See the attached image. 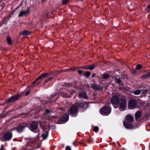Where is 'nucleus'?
<instances>
[{
	"label": "nucleus",
	"instance_id": "1",
	"mask_svg": "<svg viewBox=\"0 0 150 150\" xmlns=\"http://www.w3.org/2000/svg\"><path fill=\"white\" fill-rule=\"evenodd\" d=\"M121 99L120 94L117 93L113 95L111 100V102L115 108H117L120 106L119 109L120 111H122Z\"/></svg>",
	"mask_w": 150,
	"mask_h": 150
},
{
	"label": "nucleus",
	"instance_id": "2",
	"mask_svg": "<svg viewBox=\"0 0 150 150\" xmlns=\"http://www.w3.org/2000/svg\"><path fill=\"white\" fill-rule=\"evenodd\" d=\"M29 128L31 131L35 133L39 132L38 123L36 121H33L32 122L30 127H29Z\"/></svg>",
	"mask_w": 150,
	"mask_h": 150
},
{
	"label": "nucleus",
	"instance_id": "3",
	"mask_svg": "<svg viewBox=\"0 0 150 150\" xmlns=\"http://www.w3.org/2000/svg\"><path fill=\"white\" fill-rule=\"evenodd\" d=\"M111 108L107 106H105L102 108L100 111V112L103 115H108L111 112Z\"/></svg>",
	"mask_w": 150,
	"mask_h": 150
},
{
	"label": "nucleus",
	"instance_id": "4",
	"mask_svg": "<svg viewBox=\"0 0 150 150\" xmlns=\"http://www.w3.org/2000/svg\"><path fill=\"white\" fill-rule=\"evenodd\" d=\"M137 105V102L136 100L133 99L130 100L128 103V107L131 109L135 108Z\"/></svg>",
	"mask_w": 150,
	"mask_h": 150
},
{
	"label": "nucleus",
	"instance_id": "5",
	"mask_svg": "<svg viewBox=\"0 0 150 150\" xmlns=\"http://www.w3.org/2000/svg\"><path fill=\"white\" fill-rule=\"evenodd\" d=\"M78 108L76 105H73L70 109V112L72 116L75 117L77 115Z\"/></svg>",
	"mask_w": 150,
	"mask_h": 150
},
{
	"label": "nucleus",
	"instance_id": "6",
	"mask_svg": "<svg viewBox=\"0 0 150 150\" xmlns=\"http://www.w3.org/2000/svg\"><path fill=\"white\" fill-rule=\"evenodd\" d=\"M75 92L74 91L72 90H71V91H66L62 92V95L64 97L69 98L70 96V94H74Z\"/></svg>",
	"mask_w": 150,
	"mask_h": 150
},
{
	"label": "nucleus",
	"instance_id": "7",
	"mask_svg": "<svg viewBox=\"0 0 150 150\" xmlns=\"http://www.w3.org/2000/svg\"><path fill=\"white\" fill-rule=\"evenodd\" d=\"M47 73H43L40 75L38 78H37L35 81H33L32 83L31 84L30 86L32 87L34 86V84H35L37 81L39 79H41L42 78H45L47 77Z\"/></svg>",
	"mask_w": 150,
	"mask_h": 150
},
{
	"label": "nucleus",
	"instance_id": "8",
	"mask_svg": "<svg viewBox=\"0 0 150 150\" xmlns=\"http://www.w3.org/2000/svg\"><path fill=\"white\" fill-rule=\"evenodd\" d=\"M77 108H81L83 109H86L88 107V104L87 102H80L77 104Z\"/></svg>",
	"mask_w": 150,
	"mask_h": 150
},
{
	"label": "nucleus",
	"instance_id": "9",
	"mask_svg": "<svg viewBox=\"0 0 150 150\" xmlns=\"http://www.w3.org/2000/svg\"><path fill=\"white\" fill-rule=\"evenodd\" d=\"M12 134L11 133L8 132L4 134L3 136V141H8L10 140L12 137Z\"/></svg>",
	"mask_w": 150,
	"mask_h": 150
},
{
	"label": "nucleus",
	"instance_id": "10",
	"mask_svg": "<svg viewBox=\"0 0 150 150\" xmlns=\"http://www.w3.org/2000/svg\"><path fill=\"white\" fill-rule=\"evenodd\" d=\"M26 127V125L25 124H22L17 126L16 128V129L18 132H23L25 128Z\"/></svg>",
	"mask_w": 150,
	"mask_h": 150
},
{
	"label": "nucleus",
	"instance_id": "11",
	"mask_svg": "<svg viewBox=\"0 0 150 150\" xmlns=\"http://www.w3.org/2000/svg\"><path fill=\"white\" fill-rule=\"evenodd\" d=\"M131 123L128 122H123L124 126L127 129H132L133 128V126Z\"/></svg>",
	"mask_w": 150,
	"mask_h": 150
},
{
	"label": "nucleus",
	"instance_id": "12",
	"mask_svg": "<svg viewBox=\"0 0 150 150\" xmlns=\"http://www.w3.org/2000/svg\"><path fill=\"white\" fill-rule=\"evenodd\" d=\"M126 120L127 122H132L134 121V118L132 115L128 114L125 117Z\"/></svg>",
	"mask_w": 150,
	"mask_h": 150
},
{
	"label": "nucleus",
	"instance_id": "13",
	"mask_svg": "<svg viewBox=\"0 0 150 150\" xmlns=\"http://www.w3.org/2000/svg\"><path fill=\"white\" fill-rule=\"evenodd\" d=\"M19 97V95H16L12 96L8 99V101L9 102H13L18 99Z\"/></svg>",
	"mask_w": 150,
	"mask_h": 150
},
{
	"label": "nucleus",
	"instance_id": "14",
	"mask_svg": "<svg viewBox=\"0 0 150 150\" xmlns=\"http://www.w3.org/2000/svg\"><path fill=\"white\" fill-rule=\"evenodd\" d=\"M79 98H83L86 99H88L89 98L88 97L87 95V93L85 92H82L80 93L79 95Z\"/></svg>",
	"mask_w": 150,
	"mask_h": 150
},
{
	"label": "nucleus",
	"instance_id": "15",
	"mask_svg": "<svg viewBox=\"0 0 150 150\" xmlns=\"http://www.w3.org/2000/svg\"><path fill=\"white\" fill-rule=\"evenodd\" d=\"M142 113L140 111H137L135 113V118L136 121L138 120L141 116Z\"/></svg>",
	"mask_w": 150,
	"mask_h": 150
},
{
	"label": "nucleus",
	"instance_id": "16",
	"mask_svg": "<svg viewBox=\"0 0 150 150\" xmlns=\"http://www.w3.org/2000/svg\"><path fill=\"white\" fill-rule=\"evenodd\" d=\"M91 86L92 88L94 89L100 90L101 89V87L94 83L91 84Z\"/></svg>",
	"mask_w": 150,
	"mask_h": 150
},
{
	"label": "nucleus",
	"instance_id": "17",
	"mask_svg": "<svg viewBox=\"0 0 150 150\" xmlns=\"http://www.w3.org/2000/svg\"><path fill=\"white\" fill-rule=\"evenodd\" d=\"M68 115L67 114H65L63 115L62 121L64 122H67L68 120Z\"/></svg>",
	"mask_w": 150,
	"mask_h": 150
},
{
	"label": "nucleus",
	"instance_id": "18",
	"mask_svg": "<svg viewBox=\"0 0 150 150\" xmlns=\"http://www.w3.org/2000/svg\"><path fill=\"white\" fill-rule=\"evenodd\" d=\"M28 12V10H27L25 11H21L18 15V17H21L22 16L26 15Z\"/></svg>",
	"mask_w": 150,
	"mask_h": 150
},
{
	"label": "nucleus",
	"instance_id": "19",
	"mask_svg": "<svg viewBox=\"0 0 150 150\" xmlns=\"http://www.w3.org/2000/svg\"><path fill=\"white\" fill-rule=\"evenodd\" d=\"M150 76V71L145 74L143 75L141 78L143 79H146L149 78Z\"/></svg>",
	"mask_w": 150,
	"mask_h": 150
},
{
	"label": "nucleus",
	"instance_id": "20",
	"mask_svg": "<svg viewBox=\"0 0 150 150\" xmlns=\"http://www.w3.org/2000/svg\"><path fill=\"white\" fill-rule=\"evenodd\" d=\"M30 32L25 30L22 32L21 34L24 36L29 35L30 34Z\"/></svg>",
	"mask_w": 150,
	"mask_h": 150
},
{
	"label": "nucleus",
	"instance_id": "21",
	"mask_svg": "<svg viewBox=\"0 0 150 150\" xmlns=\"http://www.w3.org/2000/svg\"><path fill=\"white\" fill-rule=\"evenodd\" d=\"M127 107L126 100L122 98V111L124 110L125 108Z\"/></svg>",
	"mask_w": 150,
	"mask_h": 150
},
{
	"label": "nucleus",
	"instance_id": "22",
	"mask_svg": "<svg viewBox=\"0 0 150 150\" xmlns=\"http://www.w3.org/2000/svg\"><path fill=\"white\" fill-rule=\"evenodd\" d=\"M95 67V65L94 64H93L92 65L88 67H84L85 68L89 69L91 70H92Z\"/></svg>",
	"mask_w": 150,
	"mask_h": 150
},
{
	"label": "nucleus",
	"instance_id": "23",
	"mask_svg": "<svg viewBox=\"0 0 150 150\" xmlns=\"http://www.w3.org/2000/svg\"><path fill=\"white\" fill-rule=\"evenodd\" d=\"M7 41L8 44L9 45H11L12 44V41L11 40V38L10 37H8L7 38Z\"/></svg>",
	"mask_w": 150,
	"mask_h": 150
},
{
	"label": "nucleus",
	"instance_id": "24",
	"mask_svg": "<svg viewBox=\"0 0 150 150\" xmlns=\"http://www.w3.org/2000/svg\"><path fill=\"white\" fill-rule=\"evenodd\" d=\"M109 77V75L108 74H103L102 75V78L104 79H108Z\"/></svg>",
	"mask_w": 150,
	"mask_h": 150
},
{
	"label": "nucleus",
	"instance_id": "25",
	"mask_svg": "<svg viewBox=\"0 0 150 150\" xmlns=\"http://www.w3.org/2000/svg\"><path fill=\"white\" fill-rule=\"evenodd\" d=\"M141 91L140 90H137L134 91L133 93L135 95H139L141 93Z\"/></svg>",
	"mask_w": 150,
	"mask_h": 150
},
{
	"label": "nucleus",
	"instance_id": "26",
	"mask_svg": "<svg viewBox=\"0 0 150 150\" xmlns=\"http://www.w3.org/2000/svg\"><path fill=\"white\" fill-rule=\"evenodd\" d=\"M47 134H42L41 135L42 137H43V140L46 139L47 138Z\"/></svg>",
	"mask_w": 150,
	"mask_h": 150
},
{
	"label": "nucleus",
	"instance_id": "27",
	"mask_svg": "<svg viewBox=\"0 0 150 150\" xmlns=\"http://www.w3.org/2000/svg\"><path fill=\"white\" fill-rule=\"evenodd\" d=\"M142 65L141 64H138L136 66V69L137 70H139L142 67Z\"/></svg>",
	"mask_w": 150,
	"mask_h": 150
},
{
	"label": "nucleus",
	"instance_id": "28",
	"mask_svg": "<svg viewBox=\"0 0 150 150\" xmlns=\"http://www.w3.org/2000/svg\"><path fill=\"white\" fill-rule=\"evenodd\" d=\"M141 91V92H142V94H144L146 92H147L148 90V89H142Z\"/></svg>",
	"mask_w": 150,
	"mask_h": 150
},
{
	"label": "nucleus",
	"instance_id": "29",
	"mask_svg": "<svg viewBox=\"0 0 150 150\" xmlns=\"http://www.w3.org/2000/svg\"><path fill=\"white\" fill-rule=\"evenodd\" d=\"M93 131L95 132H98L99 128L98 126H96L93 128Z\"/></svg>",
	"mask_w": 150,
	"mask_h": 150
},
{
	"label": "nucleus",
	"instance_id": "30",
	"mask_svg": "<svg viewBox=\"0 0 150 150\" xmlns=\"http://www.w3.org/2000/svg\"><path fill=\"white\" fill-rule=\"evenodd\" d=\"M50 112V111L48 109H46L45 112L44 113V115H47V114Z\"/></svg>",
	"mask_w": 150,
	"mask_h": 150
},
{
	"label": "nucleus",
	"instance_id": "31",
	"mask_svg": "<svg viewBox=\"0 0 150 150\" xmlns=\"http://www.w3.org/2000/svg\"><path fill=\"white\" fill-rule=\"evenodd\" d=\"M90 73L89 72H87L86 73L85 76L87 78H88L90 75Z\"/></svg>",
	"mask_w": 150,
	"mask_h": 150
},
{
	"label": "nucleus",
	"instance_id": "32",
	"mask_svg": "<svg viewBox=\"0 0 150 150\" xmlns=\"http://www.w3.org/2000/svg\"><path fill=\"white\" fill-rule=\"evenodd\" d=\"M69 0H63L62 1V3L63 4H65L67 3Z\"/></svg>",
	"mask_w": 150,
	"mask_h": 150
},
{
	"label": "nucleus",
	"instance_id": "33",
	"mask_svg": "<svg viewBox=\"0 0 150 150\" xmlns=\"http://www.w3.org/2000/svg\"><path fill=\"white\" fill-rule=\"evenodd\" d=\"M146 9L147 10H148L149 11H150V4L148 5Z\"/></svg>",
	"mask_w": 150,
	"mask_h": 150
},
{
	"label": "nucleus",
	"instance_id": "34",
	"mask_svg": "<svg viewBox=\"0 0 150 150\" xmlns=\"http://www.w3.org/2000/svg\"><path fill=\"white\" fill-rule=\"evenodd\" d=\"M66 150H71V148L69 146H68L66 147Z\"/></svg>",
	"mask_w": 150,
	"mask_h": 150
},
{
	"label": "nucleus",
	"instance_id": "35",
	"mask_svg": "<svg viewBox=\"0 0 150 150\" xmlns=\"http://www.w3.org/2000/svg\"><path fill=\"white\" fill-rule=\"evenodd\" d=\"M116 82L118 83H120L121 82V80L120 79H117L116 80Z\"/></svg>",
	"mask_w": 150,
	"mask_h": 150
},
{
	"label": "nucleus",
	"instance_id": "36",
	"mask_svg": "<svg viewBox=\"0 0 150 150\" xmlns=\"http://www.w3.org/2000/svg\"><path fill=\"white\" fill-rule=\"evenodd\" d=\"M132 74H134L136 73V70H135L133 69L132 71Z\"/></svg>",
	"mask_w": 150,
	"mask_h": 150
},
{
	"label": "nucleus",
	"instance_id": "37",
	"mask_svg": "<svg viewBox=\"0 0 150 150\" xmlns=\"http://www.w3.org/2000/svg\"><path fill=\"white\" fill-rule=\"evenodd\" d=\"M83 72V71L82 70H78V73L79 74H81Z\"/></svg>",
	"mask_w": 150,
	"mask_h": 150
},
{
	"label": "nucleus",
	"instance_id": "38",
	"mask_svg": "<svg viewBox=\"0 0 150 150\" xmlns=\"http://www.w3.org/2000/svg\"><path fill=\"white\" fill-rule=\"evenodd\" d=\"M127 76H123V75H122V79H127Z\"/></svg>",
	"mask_w": 150,
	"mask_h": 150
},
{
	"label": "nucleus",
	"instance_id": "39",
	"mask_svg": "<svg viewBox=\"0 0 150 150\" xmlns=\"http://www.w3.org/2000/svg\"><path fill=\"white\" fill-rule=\"evenodd\" d=\"M3 145H1V146L0 148V150H3Z\"/></svg>",
	"mask_w": 150,
	"mask_h": 150
},
{
	"label": "nucleus",
	"instance_id": "40",
	"mask_svg": "<svg viewBox=\"0 0 150 150\" xmlns=\"http://www.w3.org/2000/svg\"><path fill=\"white\" fill-rule=\"evenodd\" d=\"M29 93H30V92H29V91H26V93H25L26 95H28V94H29Z\"/></svg>",
	"mask_w": 150,
	"mask_h": 150
},
{
	"label": "nucleus",
	"instance_id": "41",
	"mask_svg": "<svg viewBox=\"0 0 150 150\" xmlns=\"http://www.w3.org/2000/svg\"><path fill=\"white\" fill-rule=\"evenodd\" d=\"M117 143V144L118 145V146H121V145H120V143H119V142H118V141H117V142H116Z\"/></svg>",
	"mask_w": 150,
	"mask_h": 150
},
{
	"label": "nucleus",
	"instance_id": "42",
	"mask_svg": "<svg viewBox=\"0 0 150 150\" xmlns=\"http://www.w3.org/2000/svg\"><path fill=\"white\" fill-rule=\"evenodd\" d=\"M95 74H93L92 75V77H93V78H94L95 77Z\"/></svg>",
	"mask_w": 150,
	"mask_h": 150
},
{
	"label": "nucleus",
	"instance_id": "43",
	"mask_svg": "<svg viewBox=\"0 0 150 150\" xmlns=\"http://www.w3.org/2000/svg\"><path fill=\"white\" fill-rule=\"evenodd\" d=\"M138 86L139 88H143V86L142 85H139Z\"/></svg>",
	"mask_w": 150,
	"mask_h": 150
},
{
	"label": "nucleus",
	"instance_id": "44",
	"mask_svg": "<svg viewBox=\"0 0 150 150\" xmlns=\"http://www.w3.org/2000/svg\"><path fill=\"white\" fill-rule=\"evenodd\" d=\"M49 80L48 79H46L45 80V83H47V82L48 81H49Z\"/></svg>",
	"mask_w": 150,
	"mask_h": 150
},
{
	"label": "nucleus",
	"instance_id": "45",
	"mask_svg": "<svg viewBox=\"0 0 150 150\" xmlns=\"http://www.w3.org/2000/svg\"><path fill=\"white\" fill-rule=\"evenodd\" d=\"M52 79V78H51V77L50 78H48V79L49 80H51Z\"/></svg>",
	"mask_w": 150,
	"mask_h": 150
},
{
	"label": "nucleus",
	"instance_id": "46",
	"mask_svg": "<svg viewBox=\"0 0 150 150\" xmlns=\"http://www.w3.org/2000/svg\"><path fill=\"white\" fill-rule=\"evenodd\" d=\"M75 142H73V144H74V145H75Z\"/></svg>",
	"mask_w": 150,
	"mask_h": 150
},
{
	"label": "nucleus",
	"instance_id": "47",
	"mask_svg": "<svg viewBox=\"0 0 150 150\" xmlns=\"http://www.w3.org/2000/svg\"><path fill=\"white\" fill-rule=\"evenodd\" d=\"M122 150H123V149H124L123 148H122Z\"/></svg>",
	"mask_w": 150,
	"mask_h": 150
}]
</instances>
